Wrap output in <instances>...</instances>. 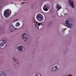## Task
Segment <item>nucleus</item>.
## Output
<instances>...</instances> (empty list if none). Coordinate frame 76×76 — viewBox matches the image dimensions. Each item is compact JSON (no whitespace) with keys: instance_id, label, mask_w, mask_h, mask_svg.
Returning <instances> with one entry per match:
<instances>
[{"instance_id":"13","label":"nucleus","mask_w":76,"mask_h":76,"mask_svg":"<svg viewBox=\"0 0 76 76\" xmlns=\"http://www.w3.org/2000/svg\"><path fill=\"white\" fill-rule=\"evenodd\" d=\"M45 6L48 8H49L50 6V5L49 4H45Z\"/></svg>"},{"instance_id":"3","label":"nucleus","mask_w":76,"mask_h":76,"mask_svg":"<svg viewBox=\"0 0 76 76\" xmlns=\"http://www.w3.org/2000/svg\"><path fill=\"white\" fill-rule=\"evenodd\" d=\"M22 38L23 39L24 41H28V40L29 39H28V35L27 34H26L25 33L22 36Z\"/></svg>"},{"instance_id":"4","label":"nucleus","mask_w":76,"mask_h":76,"mask_svg":"<svg viewBox=\"0 0 76 76\" xmlns=\"http://www.w3.org/2000/svg\"><path fill=\"white\" fill-rule=\"evenodd\" d=\"M42 16L39 14H38L37 16V19L39 21H41L42 19Z\"/></svg>"},{"instance_id":"14","label":"nucleus","mask_w":76,"mask_h":76,"mask_svg":"<svg viewBox=\"0 0 76 76\" xmlns=\"http://www.w3.org/2000/svg\"><path fill=\"white\" fill-rule=\"evenodd\" d=\"M16 25L17 27H18V26H19V25H20V23H19L18 22L16 24Z\"/></svg>"},{"instance_id":"10","label":"nucleus","mask_w":76,"mask_h":76,"mask_svg":"<svg viewBox=\"0 0 76 76\" xmlns=\"http://www.w3.org/2000/svg\"><path fill=\"white\" fill-rule=\"evenodd\" d=\"M47 8H47L45 5L43 7V9L45 11H48V9Z\"/></svg>"},{"instance_id":"12","label":"nucleus","mask_w":76,"mask_h":76,"mask_svg":"<svg viewBox=\"0 0 76 76\" xmlns=\"http://www.w3.org/2000/svg\"><path fill=\"white\" fill-rule=\"evenodd\" d=\"M56 8L58 9H59V10H60V9L61 8V7L60 6V5H57Z\"/></svg>"},{"instance_id":"21","label":"nucleus","mask_w":76,"mask_h":76,"mask_svg":"<svg viewBox=\"0 0 76 76\" xmlns=\"http://www.w3.org/2000/svg\"><path fill=\"white\" fill-rule=\"evenodd\" d=\"M25 3H26V2H25Z\"/></svg>"},{"instance_id":"8","label":"nucleus","mask_w":76,"mask_h":76,"mask_svg":"<svg viewBox=\"0 0 76 76\" xmlns=\"http://www.w3.org/2000/svg\"><path fill=\"white\" fill-rule=\"evenodd\" d=\"M18 50H19V51H22L23 50V46H18Z\"/></svg>"},{"instance_id":"16","label":"nucleus","mask_w":76,"mask_h":76,"mask_svg":"<svg viewBox=\"0 0 76 76\" xmlns=\"http://www.w3.org/2000/svg\"><path fill=\"white\" fill-rule=\"evenodd\" d=\"M13 60H15V61H18V60H16L15 59V58H13Z\"/></svg>"},{"instance_id":"20","label":"nucleus","mask_w":76,"mask_h":76,"mask_svg":"<svg viewBox=\"0 0 76 76\" xmlns=\"http://www.w3.org/2000/svg\"><path fill=\"white\" fill-rule=\"evenodd\" d=\"M1 28H0V31L1 30Z\"/></svg>"},{"instance_id":"19","label":"nucleus","mask_w":76,"mask_h":76,"mask_svg":"<svg viewBox=\"0 0 76 76\" xmlns=\"http://www.w3.org/2000/svg\"><path fill=\"white\" fill-rule=\"evenodd\" d=\"M16 29H17V28H15V30H16Z\"/></svg>"},{"instance_id":"1","label":"nucleus","mask_w":76,"mask_h":76,"mask_svg":"<svg viewBox=\"0 0 76 76\" xmlns=\"http://www.w3.org/2000/svg\"><path fill=\"white\" fill-rule=\"evenodd\" d=\"M12 11L11 10L8 9L6 10L4 12V15L5 17L7 18H9L10 16V15H11Z\"/></svg>"},{"instance_id":"23","label":"nucleus","mask_w":76,"mask_h":76,"mask_svg":"<svg viewBox=\"0 0 76 76\" xmlns=\"http://www.w3.org/2000/svg\"><path fill=\"white\" fill-rule=\"evenodd\" d=\"M40 76H41V75H40Z\"/></svg>"},{"instance_id":"17","label":"nucleus","mask_w":76,"mask_h":76,"mask_svg":"<svg viewBox=\"0 0 76 76\" xmlns=\"http://www.w3.org/2000/svg\"><path fill=\"white\" fill-rule=\"evenodd\" d=\"M21 4H25V3L23 2H22Z\"/></svg>"},{"instance_id":"6","label":"nucleus","mask_w":76,"mask_h":76,"mask_svg":"<svg viewBox=\"0 0 76 76\" xmlns=\"http://www.w3.org/2000/svg\"><path fill=\"white\" fill-rule=\"evenodd\" d=\"M73 0H69V3L71 5V6L72 7V8L75 7L74 6V4H73Z\"/></svg>"},{"instance_id":"11","label":"nucleus","mask_w":76,"mask_h":76,"mask_svg":"<svg viewBox=\"0 0 76 76\" xmlns=\"http://www.w3.org/2000/svg\"><path fill=\"white\" fill-rule=\"evenodd\" d=\"M6 74L3 72H2L0 74V76H6Z\"/></svg>"},{"instance_id":"22","label":"nucleus","mask_w":76,"mask_h":76,"mask_svg":"<svg viewBox=\"0 0 76 76\" xmlns=\"http://www.w3.org/2000/svg\"><path fill=\"white\" fill-rule=\"evenodd\" d=\"M45 0V1H46V0Z\"/></svg>"},{"instance_id":"9","label":"nucleus","mask_w":76,"mask_h":76,"mask_svg":"<svg viewBox=\"0 0 76 76\" xmlns=\"http://www.w3.org/2000/svg\"><path fill=\"white\" fill-rule=\"evenodd\" d=\"M34 23H35L36 26H38H38H40L41 25V24L40 23H38L36 21H34Z\"/></svg>"},{"instance_id":"7","label":"nucleus","mask_w":76,"mask_h":76,"mask_svg":"<svg viewBox=\"0 0 76 76\" xmlns=\"http://www.w3.org/2000/svg\"><path fill=\"white\" fill-rule=\"evenodd\" d=\"M58 66H55L56 70L54 69V67H52L51 70V72H55L56 70H57L58 69Z\"/></svg>"},{"instance_id":"15","label":"nucleus","mask_w":76,"mask_h":76,"mask_svg":"<svg viewBox=\"0 0 76 76\" xmlns=\"http://www.w3.org/2000/svg\"><path fill=\"white\" fill-rule=\"evenodd\" d=\"M13 28V26L11 25V26L10 27V31H11V32H12V30H11V28L12 29H13V28Z\"/></svg>"},{"instance_id":"18","label":"nucleus","mask_w":76,"mask_h":76,"mask_svg":"<svg viewBox=\"0 0 76 76\" xmlns=\"http://www.w3.org/2000/svg\"><path fill=\"white\" fill-rule=\"evenodd\" d=\"M66 28H65L64 29V31H66Z\"/></svg>"},{"instance_id":"5","label":"nucleus","mask_w":76,"mask_h":76,"mask_svg":"<svg viewBox=\"0 0 76 76\" xmlns=\"http://www.w3.org/2000/svg\"><path fill=\"white\" fill-rule=\"evenodd\" d=\"M2 41L3 42L0 44V47H3V46L4 45V44L6 43V42H4V41H6V38H4L2 40Z\"/></svg>"},{"instance_id":"2","label":"nucleus","mask_w":76,"mask_h":76,"mask_svg":"<svg viewBox=\"0 0 76 76\" xmlns=\"http://www.w3.org/2000/svg\"><path fill=\"white\" fill-rule=\"evenodd\" d=\"M70 20H68L65 22V26L68 27V28H71L72 27V24H70Z\"/></svg>"}]
</instances>
